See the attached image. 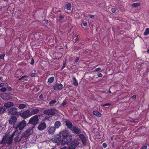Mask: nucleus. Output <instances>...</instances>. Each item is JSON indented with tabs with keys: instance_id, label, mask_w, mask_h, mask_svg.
I'll list each match as a JSON object with an SVG mask.
<instances>
[{
	"instance_id": "obj_60",
	"label": "nucleus",
	"mask_w": 149,
	"mask_h": 149,
	"mask_svg": "<svg viewBox=\"0 0 149 149\" xmlns=\"http://www.w3.org/2000/svg\"><path fill=\"white\" fill-rule=\"evenodd\" d=\"M113 136H112L111 138V140H112L113 139Z\"/></svg>"
},
{
	"instance_id": "obj_24",
	"label": "nucleus",
	"mask_w": 149,
	"mask_h": 149,
	"mask_svg": "<svg viewBox=\"0 0 149 149\" xmlns=\"http://www.w3.org/2000/svg\"><path fill=\"white\" fill-rule=\"evenodd\" d=\"M54 81V78L53 77H52L49 78L48 80V82L50 84L52 83Z\"/></svg>"
},
{
	"instance_id": "obj_43",
	"label": "nucleus",
	"mask_w": 149,
	"mask_h": 149,
	"mask_svg": "<svg viewBox=\"0 0 149 149\" xmlns=\"http://www.w3.org/2000/svg\"><path fill=\"white\" fill-rule=\"evenodd\" d=\"M88 16L91 19H93L94 17V15H89Z\"/></svg>"
},
{
	"instance_id": "obj_3",
	"label": "nucleus",
	"mask_w": 149,
	"mask_h": 149,
	"mask_svg": "<svg viewBox=\"0 0 149 149\" xmlns=\"http://www.w3.org/2000/svg\"><path fill=\"white\" fill-rule=\"evenodd\" d=\"M12 142L13 140L11 139L5 135L2 139L0 143L1 144H4L6 143L10 145L12 143Z\"/></svg>"
},
{
	"instance_id": "obj_16",
	"label": "nucleus",
	"mask_w": 149,
	"mask_h": 149,
	"mask_svg": "<svg viewBox=\"0 0 149 149\" xmlns=\"http://www.w3.org/2000/svg\"><path fill=\"white\" fill-rule=\"evenodd\" d=\"M22 137V136L20 134H18L15 138L14 139V141L16 142H18L20 141Z\"/></svg>"
},
{
	"instance_id": "obj_52",
	"label": "nucleus",
	"mask_w": 149,
	"mask_h": 149,
	"mask_svg": "<svg viewBox=\"0 0 149 149\" xmlns=\"http://www.w3.org/2000/svg\"><path fill=\"white\" fill-rule=\"evenodd\" d=\"M43 97V96L41 94V95H39V97L40 98H42Z\"/></svg>"
},
{
	"instance_id": "obj_26",
	"label": "nucleus",
	"mask_w": 149,
	"mask_h": 149,
	"mask_svg": "<svg viewBox=\"0 0 149 149\" xmlns=\"http://www.w3.org/2000/svg\"><path fill=\"white\" fill-rule=\"evenodd\" d=\"M73 79V83L74 85L76 86H78V83L77 80L74 77Z\"/></svg>"
},
{
	"instance_id": "obj_33",
	"label": "nucleus",
	"mask_w": 149,
	"mask_h": 149,
	"mask_svg": "<svg viewBox=\"0 0 149 149\" xmlns=\"http://www.w3.org/2000/svg\"><path fill=\"white\" fill-rule=\"evenodd\" d=\"M5 56V54H0V59H4Z\"/></svg>"
},
{
	"instance_id": "obj_57",
	"label": "nucleus",
	"mask_w": 149,
	"mask_h": 149,
	"mask_svg": "<svg viewBox=\"0 0 149 149\" xmlns=\"http://www.w3.org/2000/svg\"><path fill=\"white\" fill-rule=\"evenodd\" d=\"M147 52L148 53H149V48L147 50Z\"/></svg>"
},
{
	"instance_id": "obj_5",
	"label": "nucleus",
	"mask_w": 149,
	"mask_h": 149,
	"mask_svg": "<svg viewBox=\"0 0 149 149\" xmlns=\"http://www.w3.org/2000/svg\"><path fill=\"white\" fill-rule=\"evenodd\" d=\"M65 144H67L69 147L72 149H74L75 147L78 145V143L76 141H72V138L70 141Z\"/></svg>"
},
{
	"instance_id": "obj_53",
	"label": "nucleus",
	"mask_w": 149,
	"mask_h": 149,
	"mask_svg": "<svg viewBox=\"0 0 149 149\" xmlns=\"http://www.w3.org/2000/svg\"><path fill=\"white\" fill-rule=\"evenodd\" d=\"M28 80V79H24L23 81L22 82H24V81H27Z\"/></svg>"
},
{
	"instance_id": "obj_29",
	"label": "nucleus",
	"mask_w": 149,
	"mask_h": 149,
	"mask_svg": "<svg viewBox=\"0 0 149 149\" xmlns=\"http://www.w3.org/2000/svg\"><path fill=\"white\" fill-rule=\"evenodd\" d=\"M8 85V84L6 83H1L0 84V87H2L3 86L7 87Z\"/></svg>"
},
{
	"instance_id": "obj_39",
	"label": "nucleus",
	"mask_w": 149,
	"mask_h": 149,
	"mask_svg": "<svg viewBox=\"0 0 149 149\" xmlns=\"http://www.w3.org/2000/svg\"><path fill=\"white\" fill-rule=\"evenodd\" d=\"M65 67H66V64H65V61L64 63H63V66L61 68V70H63Z\"/></svg>"
},
{
	"instance_id": "obj_20",
	"label": "nucleus",
	"mask_w": 149,
	"mask_h": 149,
	"mask_svg": "<svg viewBox=\"0 0 149 149\" xmlns=\"http://www.w3.org/2000/svg\"><path fill=\"white\" fill-rule=\"evenodd\" d=\"M14 103L13 102H8L5 103L4 106L6 108H9L13 106Z\"/></svg>"
},
{
	"instance_id": "obj_47",
	"label": "nucleus",
	"mask_w": 149,
	"mask_h": 149,
	"mask_svg": "<svg viewBox=\"0 0 149 149\" xmlns=\"http://www.w3.org/2000/svg\"><path fill=\"white\" fill-rule=\"evenodd\" d=\"M34 63V60L33 59H32L31 60V62L30 63L31 64L33 65V64Z\"/></svg>"
},
{
	"instance_id": "obj_2",
	"label": "nucleus",
	"mask_w": 149,
	"mask_h": 149,
	"mask_svg": "<svg viewBox=\"0 0 149 149\" xmlns=\"http://www.w3.org/2000/svg\"><path fill=\"white\" fill-rule=\"evenodd\" d=\"M40 115H36L33 116L29 119L28 124H29L34 125L38 123L39 121L38 117Z\"/></svg>"
},
{
	"instance_id": "obj_61",
	"label": "nucleus",
	"mask_w": 149,
	"mask_h": 149,
	"mask_svg": "<svg viewBox=\"0 0 149 149\" xmlns=\"http://www.w3.org/2000/svg\"><path fill=\"white\" fill-rule=\"evenodd\" d=\"M109 93H111L110 90L109 91Z\"/></svg>"
},
{
	"instance_id": "obj_36",
	"label": "nucleus",
	"mask_w": 149,
	"mask_h": 149,
	"mask_svg": "<svg viewBox=\"0 0 149 149\" xmlns=\"http://www.w3.org/2000/svg\"><path fill=\"white\" fill-rule=\"evenodd\" d=\"M36 74L35 73H33L31 74L30 76L31 77H35L36 76Z\"/></svg>"
},
{
	"instance_id": "obj_44",
	"label": "nucleus",
	"mask_w": 149,
	"mask_h": 149,
	"mask_svg": "<svg viewBox=\"0 0 149 149\" xmlns=\"http://www.w3.org/2000/svg\"><path fill=\"white\" fill-rule=\"evenodd\" d=\"M102 146L104 148H106L107 146V144L105 143H104L102 144Z\"/></svg>"
},
{
	"instance_id": "obj_54",
	"label": "nucleus",
	"mask_w": 149,
	"mask_h": 149,
	"mask_svg": "<svg viewBox=\"0 0 149 149\" xmlns=\"http://www.w3.org/2000/svg\"><path fill=\"white\" fill-rule=\"evenodd\" d=\"M27 76L26 75H24L21 77L22 79H23L25 77H26Z\"/></svg>"
},
{
	"instance_id": "obj_51",
	"label": "nucleus",
	"mask_w": 149,
	"mask_h": 149,
	"mask_svg": "<svg viewBox=\"0 0 149 149\" xmlns=\"http://www.w3.org/2000/svg\"><path fill=\"white\" fill-rule=\"evenodd\" d=\"M132 99H136V95H133L132 97Z\"/></svg>"
},
{
	"instance_id": "obj_41",
	"label": "nucleus",
	"mask_w": 149,
	"mask_h": 149,
	"mask_svg": "<svg viewBox=\"0 0 149 149\" xmlns=\"http://www.w3.org/2000/svg\"><path fill=\"white\" fill-rule=\"evenodd\" d=\"M110 105H111V104H110L109 103H106L105 104H104L102 105V106L103 107H105V106H107Z\"/></svg>"
},
{
	"instance_id": "obj_14",
	"label": "nucleus",
	"mask_w": 149,
	"mask_h": 149,
	"mask_svg": "<svg viewBox=\"0 0 149 149\" xmlns=\"http://www.w3.org/2000/svg\"><path fill=\"white\" fill-rule=\"evenodd\" d=\"M79 136L81 139L82 144L85 145L86 143V139L85 136L82 134H79Z\"/></svg>"
},
{
	"instance_id": "obj_28",
	"label": "nucleus",
	"mask_w": 149,
	"mask_h": 149,
	"mask_svg": "<svg viewBox=\"0 0 149 149\" xmlns=\"http://www.w3.org/2000/svg\"><path fill=\"white\" fill-rule=\"evenodd\" d=\"M149 34V28H147L144 33L143 34L144 36H146Z\"/></svg>"
},
{
	"instance_id": "obj_42",
	"label": "nucleus",
	"mask_w": 149,
	"mask_h": 149,
	"mask_svg": "<svg viewBox=\"0 0 149 149\" xmlns=\"http://www.w3.org/2000/svg\"><path fill=\"white\" fill-rule=\"evenodd\" d=\"M101 68H100L99 67L97 68H96L94 70V71L97 72L98 70H101Z\"/></svg>"
},
{
	"instance_id": "obj_7",
	"label": "nucleus",
	"mask_w": 149,
	"mask_h": 149,
	"mask_svg": "<svg viewBox=\"0 0 149 149\" xmlns=\"http://www.w3.org/2000/svg\"><path fill=\"white\" fill-rule=\"evenodd\" d=\"M1 98L4 100H8L13 97V95L10 93H2L1 94Z\"/></svg>"
},
{
	"instance_id": "obj_18",
	"label": "nucleus",
	"mask_w": 149,
	"mask_h": 149,
	"mask_svg": "<svg viewBox=\"0 0 149 149\" xmlns=\"http://www.w3.org/2000/svg\"><path fill=\"white\" fill-rule=\"evenodd\" d=\"M39 112L38 108L33 109L30 111L31 116L38 113Z\"/></svg>"
},
{
	"instance_id": "obj_50",
	"label": "nucleus",
	"mask_w": 149,
	"mask_h": 149,
	"mask_svg": "<svg viewBox=\"0 0 149 149\" xmlns=\"http://www.w3.org/2000/svg\"><path fill=\"white\" fill-rule=\"evenodd\" d=\"M78 39H79V38H78V36H77V38L74 40L75 42H76L78 40Z\"/></svg>"
},
{
	"instance_id": "obj_45",
	"label": "nucleus",
	"mask_w": 149,
	"mask_h": 149,
	"mask_svg": "<svg viewBox=\"0 0 149 149\" xmlns=\"http://www.w3.org/2000/svg\"><path fill=\"white\" fill-rule=\"evenodd\" d=\"M79 59V57H77L75 60V62L76 63H77Z\"/></svg>"
},
{
	"instance_id": "obj_58",
	"label": "nucleus",
	"mask_w": 149,
	"mask_h": 149,
	"mask_svg": "<svg viewBox=\"0 0 149 149\" xmlns=\"http://www.w3.org/2000/svg\"><path fill=\"white\" fill-rule=\"evenodd\" d=\"M131 122L133 123H134L136 122L135 121V120H132L131 121Z\"/></svg>"
},
{
	"instance_id": "obj_4",
	"label": "nucleus",
	"mask_w": 149,
	"mask_h": 149,
	"mask_svg": "<svg viewBox=\"0 0 149 149\" xmlns=\"http://www.w3.org/2000/svg\"><path fill=\"white\" fill-rule=\"evenodd\" d=\"M19 115L24 119H25L31 116L30 111L28 109L19 113Z\"/></svg>"
},
{
	"instance_id": "obj_9",
	"label": "nucleus",
	"mask_w": 149,
	"mask_h": 149,
	"mask_svg": "<svg viewBox=\"0 0 149 149\" xmlns=\"http://www.w3.org/2000/svg\"><path fill=\"white\" fill-rule=\"evenodd\" d=\"M63 88V85L61 84L56 83L53 86V89L54 90L59 91Z\"/></svg>"
},
{
	"instance_id": "obj_19",
	"label": "nucleus",
	"mask_w": 149,
	"mask_h": 149,
	"mask_svg": "<svg viewBox=\"0 0 149 149\" xmlns=\"http://www.w3.org/2000/svg\"><path fill=\"white\" fill-rule=\"evenodd\" d=\"M56 130V128L54 127H49L48 129L49 133L50 134H53L54 132Z\"/></svg>"
},
{
	"instance_id": "obj_27",
	"label": "nucleus",
	"mask_w": 149,
	"mask_h": 149,
	"mask_svg": "<svg viewBox=\"0 0 149 149\" xmlns=\"http://www.w3.org/2000/svg\"><path fill=\"white\" fill-rule=\"evenodd\" d=\"M66 9L68 10H70L71 9V4L70 3H68L66 5Z\"/></svg>"
},
{
	"instance_id": "obj_25",
	"label": "nucleus",
	"mask_w": 149,
	"mask_h": 149,
	"mask_svg": "<svg viewBox=\"0 0 149 149\" xmlns=\"http://www.w3.org/2000/svg\"><path fill=\"white\" fill-rule=\"evenodd\" d=\"M140 5V3H134L132 4V7L136 8L138 7Z\"/></svg>"
},
{
	"instance_id": "obj_56",
	"label": "nucleus",
	"mask_w": 149,
	"mask_h": 149,
	"mask_svg": "<svg viewBox=\"0 0 149 149\" xmlns=\"http://www.w3.org/2000/svg\"><path fill=\"white\" fill-rule=\"evenodd\" d=\"M22 79V78L21 77V78H19V79H18V80L19 81H20Z\"/></svg>"
},
{
	"instance_id": "obj_12",
	"label": "nucleus",
	"mask_w": 149,
	"mask_h": 149,
	"mask_svg": "<svg viewBox=\"0 0 149 149\" xmlns=\"http://www.w3.org/2000/svg\"><path fill=\"white\" fill-rule=\"evenodd\" d=\"M71 130L77 134H80L81 131L79 128L76 126H74L71 129Z\"/></svg>"
},
{
	"instance_id": "obj_49",
	"label": "nucleus",
	"mask_w": 149,
	"mask_h": 149,
	"mask_svg": "<svg viewBox=\"0 0 149 149\" xmlns=\"http://www.w3.org/2000/svg\"><path fill=\"white\" fill-rule=\"evenodd\" d=\"M147 148V146H145L141 148V149H146Z\"/></svg>"
},
{
	"instance_id": "obj_13",
	"label": "nucleus",
	"mask_w": 149,
	"mask_h": 149,
	"mask_svg": "<svg viewBox=\"0 0 149 149\" xmlns=\"http://www.w3.org/2000/svg\"><path fill=\"white\" fill-rule=\"evenodd\" d=\"M46 124L45 122L40 123L38 125V130H44L46 127Z\"/></svg>"
},
{
	"instance_id": "obj_46",
	"label": "nucleus",
	"mask_w": 149,
	"mask_h": 149,
	"mask_svg": "<svg viewBox=\"0 0 149 149\" xmlns=\"http://www.w3.org/2000/svg\"><path fill=\"white\" fill-rule=\"evenodd\" d=\"M83 24L84 26H87V23L86 22H84L83 23Z\"/></svg>"
},
{
	"instance_id": "obj_30",
	"label": "nucleus",
	"mask_w": 149,
	"mask_h": 149,
	"mask_svg": "<svg viewBox=\"0 0 149 149\" xmlns=\"http://www.w3.org/2000/svg\"><path fill=\"white\" fill-rule=\"evenodd\" d=\"M56 102V100H51L49 102V104L51 106H52L53 104H55Z\"/></svg>"
},
{
	"instance_id": "obj_38",
	"label": "nucleus",
	"mask_w": 149,
	"mask_h": 149,
	"mask_svg": "<svg viewBox=\"0 0 149 149\" xmlns=\"http://www.w3.org/2000/svg\"><path fill=\"white\" fill-rule=\"evenodd\" d=\"M67 104L66 102L65 101H63V102L62 103V104L63 107H65V106Z\"/></svg>"
},
{
	"instance_id": "obj_11",
	"label": "nucleus",
	"mask_w": 149,
	"mask_h": 149,
	"mask_svg": "<svg viewBox=\"0 0 149 149\" xmlns=\"http://www.w3.org/2000/svg\"><path fill=\"white\" fill-rule=\"evenodd\" d=\"M17 120V118L16 116H13L11 117L10 119L9 120V123L11 125H15Z\"/></svg>"
},
{
	"instance_id": "obj_8",
	"label": "nucleus",
	"mask_w": 149,
	"mask_h": 149,
	"mask_svg": "<svg viewBox=\"0 0 149 149\" xmlns=\"http://www.w3.org/2000/svg\"><path fill=\"white\" fill-rule=\"evenodd\" d=\"M26 122L24 120H23L19 123L17 128H18L19 130H22L26 126Z\"/></svg>"
},
{
	"instance_id": "obj_22",
	"label": "nucleus",
	"mask_w": 149,
	"mask_h": 149,
	"mask_svg": "<svg viewBox=\"0 0 149 149\" xmlns=\"http://www.w3.org/2000/svg\"><path fill=\"white\" fill-rule=\"evenodd\" d=\"M93 113L94 115L96 116L97 117H101V114L97 111H93Z\"/></svg>"
},
{
	"instance_id": "obj_35",
	"label": "nucleus",
	"mask_w": 149,
	"mask_h": 149,
	"mask_svg": "<svg viewBox=\"0 0 149 149\" xmlns=\"http://www.w3.org/2000/svg\"><path fill=\"white\" fill-rule=\"evenodd\" d=\"M7 87L6 88L7 90L8 91H11L12 88L10 86H7Z\"/></svg>"
},
{
	"instance_id": "obj_1",
	"label": "nucleus",
	"mask_w": 149,
	"mask_h": 149,
	"mask_svg": "<svg viewBox=\"0 0 149 149\" xmlns=\"http://www.w3.org/2000/svg\"><path fill=\"white\" fill-rule=\"evenodd\" d=\"M62 138V139L61 141V143L63 144H65L71 140L72 136L69 134L68 131H63L59 134L56 136L52 140V141L55 143H59L61 141Z\"/></svg>"
},
{
	"instance_id": "obj_10",
	"label": "nucleus",
	"mask_w": 149,
	"mask_h": 149,
	"mask_svg": "<svg viewBox=\"0 0 149 149\" xmlns=\"http://www.w3.org/2000/svg\"><path fill=\"white\" fill-rule=\"evenodd\" d=\"M32 133V130L31 129H29L26 131H25L23 133L22 136L24 137H28Z\"/></svg>"
},
{
	"instance_id": "obj_55",
	"label": "nucleus",
	"mask_w": 149,
	"mask_h": 149,
	"mask_svg": "<svg viewBox=\"0 0 149 149\" xmlns=\"http://www.w3.org/2000/svg\"><path fill=\"white\" fill-rule=\"evenodd\" d=\"M45 21L46 22V24H47L48 23V21L47 20H45Z\"/></svg>"
},
{
	"instance_id": "obj_17",
	"label": "nucleus",
	"mask_w": 149,
	"mask_h": 149,
	"mask_svg": "<svg viewBox=\"0 0 149 149\" xmlns=\"http://www.w3.org/2000/svg\"><path fill=\"white\" fill-rule=\"evenodd\" d=\"M65 123L68 129H72V128L73 127L72 123L69 120H66L65 121Z\"/></svg>"
},
{
	"instance_id": "obj_6",
	"label": "nucleus",
	"mask_w": 149,
	"mask_h": 149,
	"mask_svg": "<svg viewBox=\"0 0 149 149\" xmlns=\"http://www.w3.org/2000/svg\"><path fill=\"white\" fill-rule=\"evenodd\" d=\"M56 110L55 109L52 108L44 110L43 111V113L45 115L49 116H53L56 113L55 111Z\"/></svg>"
},
{
	"instance_id": "obj_37",
	"label": "nucleus",
	"mask_w": 149,
	"mask_h": 149,
	"mask_svg": "<svg viewBox=\"0 0 149 149\" xmlns=\"http://www.w3.org/2000/svg\"><path fill=\"white\" fill-rule=\"evenodd\" d=\"M111 12L113 13H115L116 12V9L115 8H112L111 9Z\"/></svg>"
},
{
	"instance_id": "obj_59",
	"label": "nucleus",
	"mask_w": 149,
	"mask_h": 149,
	"mask_svg": "<svg viewBox=\"0 0 149 149\" xmlns=\"http://www.w3.org/2000/svg\"><path fill=\"white\" fill-rule=\"evenodd\" d=\"M3 79L2 77H0V80H1Z\"/></svg>"
},
{
	"instance_id": "obj_31",
	"label": "nucleus",
	"mask_w": 149,
	"mask_h": 149,
	"mask_svg": "<svg viewBox=\"0 0 149 149\" xmlns=\"http://www.w3.org/2000/svg\"><path fill=\"white\" fill-rule=\"evenodd\" d=\"M5 111V108L3 107L0 108V114L3 113Z\"/></svg>"
},
{
	"instance_id": "obj_23",
	"label": "nucleus",
	"mask_w": 149,
	"mask_h": 149,
	"mask_svg": "<svg viewBox=\"0 0 149 149\" xmlns=\"http://www.w3.org/2000/svg\"><path fill=\"white\" fill-rule=\"evenodd\" d=\"M26 105L23 104H20L18 106V108L19 109H22L26 108Z\"/></svg>"
},
{
	"instance_id": "obj_15",
	"label": "nucleus",
	"mask_w": 149,
	"mask_h": 149,
	"mask_svg": "<svg viewBox=\"0 0 149 149\" xmlns=\"http://www.w3.org/2000/svg\"><path fill=\"white\" fill-rule=\"evenodd\" d=\"M17 109L16 108L14 107L11 109L9 111L8 113L10 114H11L12 115H16L17 113Z\"/></svg>"
},
{
	"instance_id": "obj_32",
	"label": "nucleus",
	"mask_w": 149,
	"mask_h": 149,
	"mask_svg": "<svg viewBox=\"0 0 149 149\" xmlns=\"http://www.w3.org/2000/svg\"><path fill=\"white\" fill-rule=\"evenodd\" d=\"M0 90L2 92H5L7 91V89L5 87H2L0 88Z\"/></svg>"
},
{
	"instance_id": "obj_40",
	"label": "nucleus",
	"mask_w": 149,
	"mask_h": 149,
	"mask_svg": "<svg viewBox=\"0 0 149 149\" xmlns=\"http://www.w3.org/2000/svg\"><path fill=\"white\" fill-rule=\"evenodd\" d=\"M97 76L98 77H102V75L101 73H98L97 74Z\"/></svg>"
},
{
	"instance_id": "obj_34",
	"label": "nucleus",
	"mask_w": 149,
	"mask_h": 149,
	"mask_svg": "<svg viewBox=\"0 0 149 149\" xmlns=\"http://www.w3.org/2000/svg\"><path fill=\"white\" fill-rule=\"evenodd\" d=\"M15 134V132H13L12 134L9 137H10V139H11L13 140V138Z\"/></svg>"
},
{
	"instance_id": "obj_48",
	"label": "nucleus",
	"mask_w": 149,
	"mask_h": 149,
	"mask_svg": "<svg viewBox=\"0 0 149 149\" xmlns=\"http://www.w3.org/2000/svg\"><path fill=\"white\" fill-rule=\"evenodd\" d=\"M63 17L64 16L61 15H60L59 16V18H60L61 19H62L63 18Z\"/></svg>"
},
{
	"instance_id": "obj_21",
	"label": "nucleus",
	"mask_w": 149,
	"mask_h": 149,
	"mask_svg": "<svg viewBox=\"0 0 149 149\" xmlns=\"http://www.w3.org/2000/svg\"><path fill=\"white\" fill-rule=\"evenodd\" d=\"M61 126V123L59 121H56L54 125V127L56 128H58Z\"/></svg>"
}]
</instances>
